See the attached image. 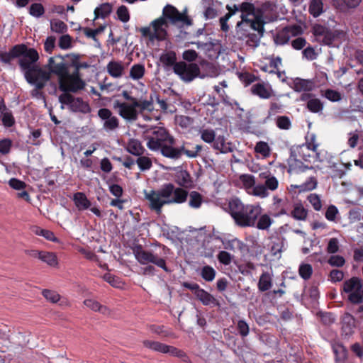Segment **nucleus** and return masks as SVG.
<instances>
[{"label": "nucleus", "instance_id": "1", "mask_svg": "<svg viewBox=\"0 0 363 363\" xmlns=\"http://www.w3.org/2000/svg\"><path fill=\"white\" fill-rule=\"evenodd\" d=\"M168 19L172 24L181 23L182 26H189L193 24V20L187 15V9H185L182 12L172 5H166L162 11V16L160 17L150 23V26L142 27L140 28L143 38H147L149 41L153 43L155 40L162 41L166 39L167 35V28L168 27Z\"/></svg>", "mask_w": 363, "mask_h": 363}, {"label": "nucleus", "instance_id": "2", "mask_svg": "<svg viewBox=\"0 0 363 363\" xmlns=\"http://www.w3.org/2000/svg\"><path fill=\"white\" fill-rule=\"evenodd\" d=\"M153 245L161 247L163 254H158L152 250H145L141 245H136L133 247V252L136 260L142 265H147L143 268V274H155V268L150 264H152L157 267L162 269L166 272H169L170 270L167 266L166 259L167 255L170 251V249L157 241H156Z\"/></svg>", "mask_w": 363, "mask_h": 363}, {"label": "nucleus", "instance_id": "3", "mask_svg": "<svg viewBox=\"0 0 363 363\" xmlns=\"http://www.w3.org/2000/svg\"><path fill=\"white\" fill-rule=\"evenodd\" d=\"M227 211L238 226L246 228L255 227L262 208L259 204H244L235 197L229 200Z\"/></svg>", "mask_w": 363, "mask_h": 363}, {"label": "nucleus", "instance_id": "4", "mask_svg": "<svg viewBox=\"0 0 363 363\" xmlns=\"http://www.w3.org/2000/svg\"><path fill=\"white\" fill-rule=\"evenodd\" d=\"M21 70L23 72L26 82L35 87L30 91V96L36 99H45L42 91L50 81V74L46 70L34 63L30 67L26 62H21Z\"/></svg>", "mask_w": 363, "mask_h": 363}, {"label": "nucleus", "instance_id": "5", "mask_svg": "<svg viewBox=\"0 0 363 363\" xmlns=\"http://www.w3.org/2000/svg\"><path fill=\"white\" fill-rule=\"evenodd\" d=\"M143 138L147 141V147L152 151H160L164 156V150L170 145H174L175 139L164 127H154L146 130Z\"/></svg>", "mask_w": 363, "mask_h": 363}, {"label": "nucleus", "instance_id": "6", "mask_svg": "<svg viewBox=\"0 0 363 363\" xmlns=\"http://www.w3.org/2000/svg\"><path fill=\"white\" fill-rule=\"evenodd\" d=\"M18 58V64L21 67V62H26L30 67L39 60V54L35 48H29L25 44H17L11 47L9 52L0 51V62L11 64V61Z\"/></svg>", "mask_w": 363, "mask_h": 363}, {"label": "nucleus", "instance_id": "7", "mask_svg": "<svg viewBox=\"0 0 363 363\" xmlns=\"http://www.w3.org/2000/svg\"><path fill=\"white\" fill-rule=\"evenodd\" d=\"M347 294V301L352 304L363 303V279L352 277L345 280L342 286L341 294Z\"/></svg>", "mask_w": 363, "mask_h": 363}, {"label": "nucleus", "instance_id": "8", "mask_svg": "<svg viewBox=\"0 0 363 363\" xmlns=\"http://www.w3.org/2000/svg\"><path fill=\"white\" fill-rule=\"evenodd\" d=\"M311 149L304 145L294 147L291 150V157L294 160L291 166L298 168L301 171L312 168L311 159L313 157V153Z\"/></svg>", "mask_w": 363, "mask_h": 363}, {"label": "nucleus", "instance_id": "9", "mask_svg": "<svg viewBox=\"0 0 363 363\" xmlns=\"http://www.w3.org/2000/svg\"><path fill=\"white\" fill-rule=\"evenodd\" d=\"M69 65L65 62L63 57L61 55H56L51 57L48 59V64L45 65L47 73L50 74V79L51 75L55 74L58 77L59 89L62 88V81L65 76L67 74V68Z\"/></svg>", "mask_w": 363, "mask_h": 363}, {"label": "nucleus", "instance_id": "10", "mask_svg": "<svg viewBox=\"0 0 363 363\" xmlns=\"http://www.w3.org/2000/svg\"><path fill=\"white\" fill-rule=\"evenodd\" d=\"M182 286L191 291L204 306H220V302L212 294L201 289L197 283L183 282Z\"/></svg>", "mask_w": 363, "mask_h": 363}, {"label": "nucleus", "instance_id": "11", "mask_svg": "<svg viewBox=\"0 0 363 363\" xmlns=\"http://www.w3.org/2000/svg\"><path fill=\"white\" fill-rule=\"evenodd\" d=\"M174 72L182 81L190 82L199 75L200 68L196 63L187 64L185 62L181 61L175 65Z\"/></svg>", "mask_w": 363, "mask_h": 363}, {"label": "nucleus", "instance_id": "12", "mask_svg": "<svg viewBox=\"0 0 363 363\" xmlns=\"http://www.w3.org/2000/svg\"><path fill=\"white\" fill-rule=\"evenodd\" d=\"M163 186L164 189L163 194L167 196L168 205L172 203L181 204L186 201L189 192L184 187H176L172 183H166Z\"/></svg>", "mask_w": 363, "mask_h": 363}, {"label": "nucleus", "instance_id": "13", "mask_svg": "<svg viewBox=\"0 0 363 363\" xmlns=\"http://www.w3.org/2000/svg\"><path fill=\"white\" fill-rule=\"evenodd\" d=\"M79 70L74 68V72L70 74L69 67L67 68V74L65 76L62 81L64 86L60 88V91L63 92H72L76 93L79 90L84 89L85 86L84 82L80 77Z\"/></svg>", "mask_w": 363, "mask_h": 363}, {"label": "nucleus", "instance_id": "14", "mask_svg": "<svg viewBox=\"0 0 363 363\" xmlns=\"http://www.w3.org/2000/svg\"><path fill=\"white\" fill-rule=\"evenodd\" d=\"M164 186L159 190H150L145 192V198L148 201L150 209L155 211L157 214L162 213V208L164 205H168L167 196L164 195Z\"/></svg>", "mask_w": 363, "mask_h": 363}, {"label": "nucleus", "instance_id": "15", "mask_svg": "<svg viewBox=\"0 0 363 363\" xmlns=\"http://www.w3.org/2000/svg\"><path fill=\"white\" fill-rule=\"evenodd\" d=\"M113 108L118 109L119 116L128 121H135L138 118V113L134 103L128 104L116 101Z\"/></svg>", "mask_w": 363, "mask_h": 363}, {"label": "nucleus", "instance_id": "16", "mask_svg": "<svg viewBox=\"0 0 363 363\" xmlns=\"http://www.w3.org/2000/svg\"><path fill=\"white\" fill-rule=\"evenodd\" d=\"M98 116L103 121V128L106 130H113L119 127L118 118L113 116L111 110L106 108H100L98 111Z\"/></svg>", "mask_w": 363, "mask_h": 363}, {"label": "nucleus", "instance_id": "17", "mask_svg": "<svg viewBox=\"0 0 363 363\" xmlns=\"http://www.w3.org/2000/svg\"><path fill=\"white\" fill-rule=\"evenodd\" d=\"M0 113L2 125L5 128H11L16 123L12 111L6 106L3 99H0Z\"/></svg>", "mask_w": 363, "mask_h": 363}, {"label": "nucleus", "instance_id": "18", "mask_svg": "<svg viewBox=\"0 0 363 363\" xmlns=\"http://www.w3.org/2000/svg\"><path fill=\"white\" fill-rule=\"evenodd\" d=\"M125 67L121 61H110L106 65L108 74L113 78H120L123 76Z\"/></svg>", "mask_w": 363, "mask_h": 363}, {"label": "nucleus", "instance_id": "19", "mask_svg": "<svg viewBox=\"0 0 363 363\" xmlns=\"http://www.w3.org/2000/svg\"><path fill=\"white\" fill-rule=\"evenodd\" d=\"M175 182L182 187L189 188L193 185V180L189 172L186 169H180L175 174Z\"/></svg>", "mask_w": 363, "mask_h": 363}, {"label": "nucleus", "instance_id": "20", "mask_svg": "<svg viewBox=\"0 0 363 363\" xmlns=\"http://www.w3.org/2000/svg\"><path fill=\"white\" fill-rule=\"evenodd\" d=\"M125 150L130 154L138 157L144 155L146 151L141 142L135 138L128 140Z\"/></svg>", "mask_w": 363, "mask_h": 363}, {"label": "nucleus", "instance_id": "21", "mask_svg": "<svg viewBox=\"0 0 363 363\" xmlns=\"http://www.w3.org/2000/svg\"><path fill=\"white\" fill-rule=\"evenodd\" d=\"M251 91L254 95L263 99L272 97L273 91L270 87L266 86L263 83H257L251 87Z\"/></svg>", "mask_w": 363, "mask_h": 363}, {"label": "nucleus", "instance_id": "22", "mask_svg": "<svg viewBox=\"0 0 363 363\" xmlns=\"http://www.w3.org/2000/svg\"><path fill=\"white\" fill-rule=\"evenodd\" d=\"M173 145H170L169 147L164 148V157L173 160H177L179 159L183 154L186 155V152H191V150L185 148L184 145L179 147H174Z\"/></svg>", "mask_w": 363, "mask_h": 363}, {"label": "nucleus", "instance_id": "23", "mask_svg": "<svg viewBox=\"0 0 363 363\" xmlns=\"http://www.w3.org/2000/svg\"><path fill=\"white\" fill-rule=\"evenodd\" d=\"M355 328V320L354 318L349 314L346 313L342 321V333L345 336H350L354 333V329Z\"/></svg>", "mask_w": 363, "mask_h": 363}, {"label": "nucleus", "instance_id": "24", "mask_svg": "<svg viewBox=\"0 0 363 363\" xmlns=\"http://www.w3.org/2000/svg\"><path fill=\"white\" fill-rule=\"evenodd\" d=\"M314 86L315 84L312 80L296 78L294 81L293 89L296 92L311 91Z\"/></svg>", "mask_w": 363, "mask_h": 363}, {"label": "nucleus", "instance_id": "25", "mask_svg": "<svg viewBox=\"0 0 363 363\" xmlns=\"http://www.w3.org/2000/svg\"><path fill=\"white\" fill-rule=\"evenodd\" d=\"M212 147L214 150H219L221 153H228L233 151L231 143H225V138L223 135H218L213 144Z\"/></svg>", "mask_w": 363, "mask_h": 363}, {"label": "nucleus", "instance_id": "26", "mask_svg": "<svg viewBox=\"0 0 363 363\" xmlns=\"http://www.w3.org/2000/svg\"><path fill=\"white\" fill-rule=\"evenodd\" d=\"M73 201L79 211L88 209L90 208L91 204L86 194L83 192H77L74 194Z\"/></svg>", "mask_w": 363, "mask_h": 363}, {"label": "nucleus", "instance_id": "27", "mask_svg": "<svg viewBox=\"0 0 363 363\" xmlns=\"http://www.w3.org/2000/svg\"><path fill=\"white\" fill-rule=\"evenodd\" d=\"M143 345L144 347L150 350L164 354L168 353L171 347L170 345H167L158 341L148 340H144L143 342Z\"/></svg>", "mask_w": 363, "mask_h": 363}, {"label": "nucleus", "instance_id": "28", "mask_svg": "<svg viewBox=\"0 0 363 363\" xmlns=\"http://www.w3.org/2000/svg\"><path fill=\"white\" fill-rule=\"evenodd\" d=\"M70 109L74 112H81L83 113H88L91 111V108L88 103L84 102L82 98L74 97Z\"/></svg>", "mask_w": 363, "mask_h": 363}, {"label": "nucleus", "instance_id": "29", "mask_svg": "<svg viewBox=\"0 0 363 363\" xmlns=\"http://www.w3.org/2000/svg\"><path fill=\"white\" fill-rule=\"evenodd\" d=\"M272 286V275L267 272H263L259 279L257 284V288L259 291L264 292L271 289Z\"/></svg>", "mask_w": 363, "mask_h": 363}, {"label": "nucleus", "instance_id": "30", "mask_svg": "<svg viewBox=\"0 0 363 363\" xmlns=\"http://www.w3.org/2000/svg\"><path fill=\"white\" fill-rule=\"evenodd\" d=\"M240 17H241L242 21L249 24L250 26L251 27V28H252L254 30L257 31L260 36L263 35V33L264 31V25L265 23V22L264 21L256 20V19H253V20L250 19V18H247V15H245V14L241 15Z\"/></svg>", "mask_w": 363, "mask_h": 363}, {"label": "nucleus", "instance_id": "31", "mask_svg": "<svg viewBox=\"0 0 363 363\" xmlns=\"http://www.w3.org/2000/svg\"><path fill=\"white\" fill-rule=\"evenodd\" d=\"M291 216L298 220H306L308 217V210L301 203H296L294 205V208L291 212Z\"/></svg>", "mask_w": 363, "mask_h": 363}, {"label": "nucleus", "instance_id": "32", "mask_svg": "<svg viewBox=\"0 0 363 363\" xmlns=\"http://www.w3.org/2000/svg\"><path fill=\"white\" fill-rule=\"evenodd\" d=\"M84 304L94 311H98L102 314H106L108 313V308L106 306L101 305L94 299H85L84 301Z\"/></svg>", "mask_w": 363, "mask_h": 363}, {"label": "nucleus", "instance_id": "33", "mask_svg": "<svg viewBox=\"0 0 363 363\" xmlns=\"http://www.w3.org/2000/svg\"><path fill=\"white\" fill-rule=\"evenodd\" d=\"M160 62L166 67H175L177 62V55L174 51H168L160 55Z\"/></svg>", "mask_w": 363, "mask_h": 363}, {"label": "nucleus", "instance_id": "34", "mask_svg": "<svg viewBox=\"0 0 363 363\" xmlns=\"http://www.w3.org/2000/svg\"><path fill=\"white\" fill-rule=\"evenodd\" d=\"M272 223L273 220L268 214L261 213L256 221L255 227H256L259 230H267L270 228Z\"/></svg>", "mask_w": 363, "mask_h": 363}, {"label": "nucleus", "instance_id": "35", "mask_svg": "<svg viewBox=\"0 0 363 363\" xmlns=\"http://www.w3.org/2000/svg\"><path fill=\"white\" fill-rule=\"evenodd\" d=\"M112 11V6L109 3H104L96 7L94 10L95 18H105Z\"/></svg>", "mask_w": 363, "mask_h": 363}, {"label": "nucleus", "instance_id": "36", "mask_svg": "<svg viewBox=\"0 0 363 363\" xmlns=\"http://www.w3.org/2000/svg\"><path fill=\"white\" fill-rule=\"evenodd\" d=\"M145 72V66L142 64H135L130 69V77L133 80H139L144 77Z\"/></svg>", "mask_w": 363, "mask_h": 363}, {"label": "nucleus", "instance_id": "37", "mask_svg": "<svg viewBox=\"0 0 363 363\" xmlns=\"http://www.w3.org/2000/svg\"><path fill=\"white\" fill-rule=\"evenodd\" d=\"M216 275V271L210 265L203 266L200 272V276L206 281L211 282L214 280Z\"/></svg>", "mask_w": 363, "mask_h": 363}, {"label": "nucleus", "instance_id": "38", "mask_svg": "<svg viewBox=\"0 0 363 363\" xmlns=\"http://www.w3.org/2000/svg\"><path fill=\"white\" fill-rule=\"evenodd\" d=\"M189 205L190 207L194 208H199L203 202L202 195L196 191H192L189 194Z\"/></svg>", "mask_w": 363, "mask_h": 363}, {"label": "nucleus", "instance_id": "39", "mask_svg": "<svg viewBox=\"0 0 363 363\" xmlns=\"http://www.w3.org/2000/svg\"><path fill=\"white\" fill-rule=\"evenodd\" d=\"M323 10L322 0H312L309 5V12L315 18L319 16Z\"/></svg>", "mask_w": 363, "mask_h": 363}, {"label": "nucleus", "instance_id": "40", "mask_svg": "<svg viewBox=\"0 0 363 363\" xmlns=\"http://www.w3.org/2000/svg\"><path fill=\"white\" fill-rule=\"evenodd\" d=\"M50 29L54 33L63 34L67 32L68 27L62 21L56 19L50 21Z\"/></svg>", "mask_w": 363, "mask_h": 363}, {"label": "nucleus", "instance_id": "41", "mask_svg": "<svg viewBox=\"0 0 363 363\" xmlns=\"http://www.w3.org/2000/svg\"><path fill=\"white\" fill-rule=\"evenodd\" d=\"M201 139L206 143H213L215 142L216 139V132L213 129L206 128V129H202L199 131Z\"/></svg>", "mask_w": 363, "mask_h": 363}, {"label": "nucleus", "instance_id": "42", "mask_svg": "<svg viewBox=\"0 0 363 363\" xmlns=\"http://www.w3.org/2000/svg\"><path fill=\"white\" fill-rule=\"evenodd\" d=\"M317 179L311 177L308 178L304 183L301 185L296 186V188L298 189L299 192L301 191H309L315 189L317 186Z\"/></svg>", "mask_w": 363, "mask_h": 363}, {"label": "nucleus", "instance_id": "43", "mask_svg": "<svg viewBox=\"0 0 363 363\" xmlns=\"http://www.w3.org/2000/svg\"><path fill=\"white\" fill-rule=\"evenodd\" d=\"M240 180L248 193H250L249 190L252 189L255 185V177L252 174H242L240 176Z\"/></svg>", "mask_w": 363, "mask_h": 363}, {"label": "nucleus", "instance_id": "44", "mask_svg": "<svg viewBox=\"0 0 363 363\" xmlns=\"http://www.w3.org/2000/svg\"><path fill=\"white\" fill-rule=\"evenodd\" d=\"M306 107L309 111L316 113L322 111L323 104L320 99L313 98L308 101Z\"/></svg>", "mask_w": 363, "mask_h": 363}, {"label": "nucleus", "instance_id": "45", "mask_svg": "<svg viewBox=\"0 0 363 363\" xmlns=\"http://www.w3.org/2000/svg\"><path fill=\"white\" fill-rule=\"evenodd\" d=\"M136 163L142 172L149 170L152 166L151 159L147 156H143V155L138 156V158L136 160Z\"/></svg>", "mask_w": 363, "mask_h": 363}, {"label": "nucleus", "instance_id": "46", "mask_svg": "<svg viewBox=\"0 0 363 363\" xmlns=\"http://www.w3.org/2000/svg\"><path fill=\"white\" fill-rule=\"evenodd\" d=\"M276 125L281 130H289L291 127V121L289 116H279L276 118Z\"/></svg>", "mask_w": 363, "mask_h": 363}, {"label": "nucleus", "instance_id": "47", "mask_svg": "<svg viewBox=\"0 0 363 363\" xmlns=\"http://www.w3.org/2000/svg\"><path fill=\"white\" fill-rule=\"evenodd\" d=\"M29 13L33 17L40 18L45 13V8L40 3H33L30 6Z\"/></svg>", "mask_w": 363, "mask_h": 363}, {"label": "nucleus", "instance_id": "48", "mask_svg": "<svg viewBox=\"0 0 363 363\" xmlns=\"http://www.w3.org/2000/svg\"><path fill=\"white\" fill-rule=\"evenodd\" d=\"M39 259L50 266H54L57 264V257L52 252L41 251Z\"/></svg>", "mask_w": 363, "mask_h": 363}, {"label": "nucleus", "instance_id": "49", "mask_svg": "<svg viewBox=\"0 0 363 363\" xmlns=\"http://www.w3.org/2000/svg\"><path fill=\"white\" fill-rule=\"evenodd\" d=\"M291 38L287 30L284 28L281 30L279 31L274 38V41L278 45H285L288 43Z\"/></svg>", "mask_w": 363, "mask_h": 363}, {"label": "nucleus", "instance_id": "50", "mask_svg": "<svg viewBox=\"0 0 363 363\" xmlns=\"http://www.w3.org/2000/svg\"><path fill=\"white\" fill-rule=\"evenodd\" d=\"M168 354H171L172 356L180 358L183 362L186 363H191L186 352L174 346L170 347Z\"/></svg>", "mask_w": 363, "mask_h": 363}, {"label": "nucleus", "instance_id": "51", "mask_svg": "<svg viewBox=\"0 0 363 363\" xmlns=\"http://www.w3.org/2000/svg\"><path fill=\"white\" fill-rule=\"evenodd\" d=\"M298 273L301 278L304 280H308L313 274V268L309 264H302L299 267Z\"/></svg>", "mask_w": 363, "mask_h": 363}, {"label": "nucleus", "instance_id": "52", "mask_svg": "<svg viewBox=\"0 0 363 363\" xmlns=\"http://www.w3.org/2000/svg\"><path fill=\"white\" fill-rule=\"evenodd\" d=\"M255 151L264 157H268L270 154V147L267 143L259 141L255 147Z\"/></svg>", "mask_w": 363, "mask_h": 363}, {"label": "nucleus", "instance_id": "53", "mask_svg": "<svg viewBox=\"0 0 363 363\" xmlns=\"http://www.w3.org/2000/svg\"><path fill=\"white\" fill-rule=\"evenodd\" d=\"M217 259L220 264L228 266L231 264L233 256L228 252L222 250L217 255Z\"/></svg>", "mask_w": 363, "mask_h": 363}, {"label": "nucleus", "instance_id": "54", "mask_svg": "<svg viewBox=\"0 0 363 363\" xmlns=\"http://www.w3.org/2000/svg\"><path fill=\"white\" fill-rule=\"evenodd\" d=\"M307 200L313 206V209L316 211H319L322 208V201L320 196L316 194H310L307 196Z\"/></svg>", "mask_w": 363, "mask_h": 363}, {"label": "nucleus", "instance_id": "55", "mask_svg": "<svg viewBox=\"0 0 363 363\" xmlns=\"http://www.w3.org/2000/svg\"><path fill=\"white\" fill-rule=\"evenodd\" d=\"M305 146H308L313 152H317L318 143L316 142V136L314 133H308L306 136Z\"/></svg>", "mask_w": 363, "mask_h": 363}, {"label": "nucleus", "instance_id": "56", "mask_svg": "<svg viewBox=\"0 0 363 363\" xmlns=\"http://www.w3.org/2000/svg\"><path fill=\"white\" fill-rule=\"evenodd\" d=\"M34 233L38 235H41L44 237L45 239L50 241H57V239L55 237V234L48 230L42 229L39 227H36L34 230Z\"/></svg>", "mask_w": 363, "mask_h": 363}, {"label": "nucleus", "instance_id": "57", "mask_svg": "<svg viewBox=\"0 0 363 363\" xmlns=\"http://www.w3.org/2000/svg\"><path fill=\"white\" fill-rule=\"evenodd\" d=\"M237 330L242 337H245L249 335L250 327L244 320H239L236 325Z\"/></svg>", "mask_w": 363, "mask_h": 363}, {"label": "nucleus", "instance_id": "58", "mask_svg": "<svg viewBox=\"0 0 363 363\" xmlns=\"http://www.w3.org/2000/svg\"><path fill=\"white\" fill-rule=\"evenodd\" d=\"M283 109V105L279 102L277 101H272L270 102L269 108L268 110V116L265 118L264 122L266 120L269 119L271 116L276 115L277 113H279Z\"/></svg>", "mask_w": 363, "mask_h": 363}, {"label": "nucleus", "instance_id": "59", "mask_svg": "<svg viewBox=\"0 0 363 363\" xmlns=\"http://www.w3.org/2000/svg\"><path fill=\"white\" fill-rule=\"evenodd\" d=\"M43 296L50 302L55 303L60 299V296L55 291L44 289L42 291Z\"/></svg>", "mask_w": 363, "mask_h": 363}, {"label": "nucleus", "instance_id": "60", "mask_svg": "<svg viewBox=\"0 0 363 363\" xmlns=\"http://www.w3.org/2000/svg\"><path fill=\"white\" fill-rule=\"evenodd\" d=\"M251 194L253 196H259L260 198H265L268 196L269 193L264 184L255 185L252 189Z\"/></svg>", "mask_w": 363, "mask_h": 363}, {"label": "nucleus", "instance_id": "61", "mask_svg": "<svg viewBox=\"0 0 363 363\" xmlns=\"http://www.w3.org/2000/svg\"><path fill=\"white\" fill-rule=\"evenodd\" d=\"M240 11L242 12L241 15H252L255 12V6L252 3L244 1L240 5Z\"/></svg>", "mask_w": 363, "mask_h": 363}, {"label": "nucleus", "instance_id": "62", "mask_svg": "<svg viewBox=\"0 0 363 363\" xmlns=\"http://www.w3.org/2000/svg\"><path fill=\"white\" fill-rule=\"evenodd\" d=\"M348 218L351 223H355L363 219L362 210L359 208H354L350 210Z\"/></svg>", "mask_w": 363, "mask_h": 363}, {"label": "nucleus", "instance_id": "63", "mask_svg": "<svg viewBox=\"0 0 363 363\" xmlns=\"http://www.w3.org/2000/svg\"><path fill=\"white\" fill-rule=\"evenodd\" d=\"M116 13L118 18L123 23L128 22L130 19L128 9L125 6L122 5L119 6L117 9Z\"/></svg>", "mask_w": 363, "mask_h": 363}, {"label": "nucleus", "instance_id": "64", "mask_svg": "<svg viewBox=\"0 0 363 363\" xmlns=\"http://www.w3.org/2000/svg\"><path fill=\"white\" fill-rule=\"evenodd\" d=\"M328 263L332 267H341L345 264V259L341 255H331Z\"/></svg>", "mask_w": 363, "mask_h": 363}]
</instances>
